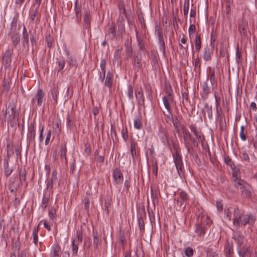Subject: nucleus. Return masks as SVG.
Listing matches in <instances>:
<instances>
[{"label":"nucleus","instance_id":"obj_32","mask_svg":"<svg viewBox=\"0 0 257 257\" xmlns=\"http://www.w3.org/2000/svg\"><path fill=\"white\" fill-rule=\"evenodd\" d=\"M83 21L85 27L86 29L88 28L90 25L89 13L88 11L85 10L83 14Z\"/></svg>","mask_w":257,"mask_h":257},{"label":"nucleus","instance_id":"obj_9","mask_svg":"<svg viewBox=\"0 0 257 257\" xmlns=\"http://www.w3.org/2000/svg\"><path fill=\"white\" fill-rule=\"evenodd\" d=\"M200 87L201 89L200 92V96L203 100H206L207 99L209 94L210 93V88L207 82L204 81L201 83Z\"/></svg>","mask_w":257,"mask_h":257},{"label":"nucleus","instance_id":"obj_53","mask_svg":"<svg viewBox=\"0 0 257 257\" xmlns=\"http://www.w3.org/2000/svg\"><path fill=\"white\" fill-rule=\"evenodd\" d=\"M74 125V121L69 117L67 118V126L70 130H72Z\"/></svg>","mask_w":257,"mask_h":257},{"label":"nucleus","instance_id":"obj_14","mask_svg":"<svg viewBox=\"0 0 257 257\" xmlns=\"http://www.w3.org/2000/svg\"><path fill=\"white\" fill-rule=\"evenodd\" d=\"M172 90L171 89V91L168 92L167 96H164L162 98L163 102L165 108L167 110H171L170 105V102L173 100V97L172 95Z\"/></svg>","mask_w":257,"mask_h":257},{"label":"nucleus","instance_id":"obj_3","mask_svg":"<svg viewBox=\"0 0 257 257\" xmlns=\"http://www.w3.org/2000/svg\"><path fill=\"white\" fill-rule=\"evenodd\" d=\"M6 117L8 124L11 127L15 126L19 120V113L14 110L13 104L9 103L6 110Z\"/></svg>","mask_w":257,"mask_h":257},{"label":"nucleus","instance_id":"obj_51","mask_svg":"<svg viewBox=\"0 0 257 257\" xmlns=\"http://www.w3.org/2000/svg\"><path fill=\"white\" fill-rule=\"evenodd\" d=\"M121 134L123 140L125 141H126L128 138L127 128L123 127L121 130Z\"/></svg>","mask_w":257,"mask_h":257},{"label":"nucleus","instance_id":"obj_22","mask_svg":"<svg viewBox=\"0 0 257 257\" xmlns=\"http://www.w3.org/2000/svg\"><path fill=\"white\" fill-rule=\"evenodd\" d=\"M206 231V227L200 224H197L195 229V232L200 237L204 236Z\"/></svg>","mask_w":257,"mask_h":257},{"label":"nucleus","instance_id":"obj_24","mask_svg":"<svg viewBox=\"0 0 257 257\" xmlns=\"http://www.w3.org/2000/svg\"><path fill=\"white\" fill-rule=\"evenodd\" d=\"M113 77V73L110 71L108 72L106 76L104 84L109 88H110L112 86Z\"/></svg>","mask_w":257,"mask_h":257},{"label":"nucleus","instance_id":"obj_37","mask_svg":"<svg viewBox=\"0 0 257 257\" xmlns=\"http://www.w3.org/2000/svg\"><path fill=\"white\" fill-rule=\"evenodd\" d=\"M136 143L135 141H133L131 143V152L132 159L135 160L136 158L137 153L136 151Z\"/></svg>","mask_w":257,"mask_h":257},{"label":"nucleus","instance_id":"obj_27","mask_svg":"<svg viewBox=\"0 0 257 257\" xmlns=\"http://www.w3.org/2000/svg\"><path fill=\"white\" fill-rule=\"evenodd\" d=\"M59 93L58 88L56 86H54L50 91V94L52 97L53 100L54 101L55 104L58 102V95Z\"/></svg>","mask_w":257,"mask_h":257},{"label":"nucleus","instance_id":"obj_5","mask_svg":"<svg viewBox=\"0 0 257 257\" xmlns=\"http://www.w3.org/2000/svg\"><path fill=\"white\" fill-rule=\"evenodd\" d=\"M172 156L178 174L180 177H182L184 174L185 170L181 156L179 155L178 151H176L173 153Z\"/></svg>","mask_w":257,"mask_h":257},{"label":"nucleus","instance_id":"obj_58","mask_svg":"<svg viewBox=\"0 0 257 257\" xmlns=\"http://www.w3.org/2000/svg\"><path fill=\"white\" fill-rule=\"evenodd\" d=\"M44 130V126L40 124L39 126L40 134L39 136V140L40 142H42L43 140V134Z\"/></svg>","mask_w":257,"mask_h":257},{"label":"nucleus","instance_id":"obj_55","mask_svg":"<svg viewBox=\"0 0 257 257\" xmlns=\"http://www.w3.org/2000/svg\"><path fill=\"white\" fill-rule=\"evenodd\" d=\"M193 250L190 247H187L185 250V254L188 257L192 256L193 254Z\"/></svg>","mask_w":257,"mask_h":257},{"label":"nucleus","instance_id":"obj_59","mask_svg":"<svg viewBox=\"0 0 257 257\" xmlns=\"http://www.w3.org/2000/svg\"><path fill=\"white\" fill-rule=\"evenodd\" d=\"M189 2H185L183 7V13L185 16H186L188 14L189 12Z\"/></svg>","mask_w":257,"mask_h":257},{"label":"nucleus","instance_id":"obj_11","mask_svg":"<svg viewBox=\"0 0 257 257\" xmlns=\"http://www.w3.org/2000/svg\"><path fill=\"white\" fill-rule=\"evenodd\" d=\"M61 249L57 243H54L51 246L50 257H60Z\"/></svg>","mask_w":257,"mask_h":257},{"label":"nucleus","instance_id":"obj_63","mask_svg":"<svg viewBox=\"0 0 257 257\" xmlns=\"http://www.w3.org/2000/svg\"><path fill=\"white\" fill-rule=\"evenodd\" d=\"M216 208L218 211H222L223 210V205L221 200H217L216 202Z\"/></svg>","mask_w":257,"mask_h":257},{"label":"nucleus","instance_id":"obj_6","mask_svg":"<svg viewBox=\"0 0 257 257\" xmlns=\"http://www.w3.org/2000/svg\"><path fill=\"white\" fill-rule=\"evenodd\" d=\"M10 37L14 46H16L20 42L19 31L17 28V26H13L11 28Z\"/></svg>","mask_w":257,"mask_h":257},{"label":"nucleus","instance_id":"obj_17","mask_svg":"<svg viewBox=\"0 0 257 257\" xmlns=\"http://www.w3.org/2000/svg\"><path fill=\"white\" fill-rule=\"evenodd\" d=\"M44 96V93L43 90L41 89H38L35 97L32 99V101L34 102V100L37 99V105L39 106H41L42 105L43 98Z\"/></svg>","mask_w":257,"mask_h":257},{"label":"nucleus","instance_id":"obj_49","mask_svg":"<svg viewBox=\"0 0 257 257\" xmlns=\"http://www.w3.org/2000/svg\"><path fill=\"white\" fill-rule=\"evenodd\" d=\"M109 33L110 35L111 39H113L115 36V26L113 23L111 24L109 29Z\"/></svg>","mask_w":257,"mask_h":257},{"label":"nucleus","instance_id":"obj_31","mask_svg":"<svg viewBox=\"0 0 257 257\" xmlns=\"http://www.w3.org/2000/svg\"><path fill=\"white\" fill-rule=\"evenodd\" d=\"M210 81L211 84L213 86L217 85V79L216 77V72L214 69H212L211 70L210 74Z\"/></svg>","mask_w":257,"mask_h":257},{"label":"nucleus","instance_id":"obj_15","mask_svg":"<svg viewBox=\"0 0 257 257\" xmlns=\"http://www.w3.org/2000/svg\"><path fill=\"white\" fill-rule=\"evenodd\" d=\"M247 22L243 19L239 20L238 21V30L240 35L243 36L246 35V28L247 27Z\"/></svg>","mask_w":257,"mask_h":257},{"label":"nucleus","instance_id":"obj_34","mask_svg":"<svg viewBox=\"0 0 257 257\" xmlns=\"http://www.w3.org/2000/svg\"><path fill=\"white\" fill-rule=\"evenodd\" d=\"M30 18L32 21L35 23H37L39 20V9L35 8L34 10L33 11L31 15Z\"/></svg>","mask_w":257,"mask_h":257},{"label":"nucleus","instance_id":"obj_30","mask_svg":"<svg viewBox=\"0 0 257 257\" xmlns=\"http://www.w3.org/2000/svg\"><path fill=\"white\" fill-rule=\"evenodd\" d=\"M66 152L67 148L66 146H62L60 149V158L61 161L65 163H67V160L66 155Z\"/></svg>","mask_w":257,"mask_h":257},{"label":"nucleus","instance_id":"obj_10","mask_svg":"<svg viewBox=\"0 0 257 257\" xmlns=\"http://www.w3.org/2000/svg\"><path fill=\"white\" fill-rule=\"evenodd\" d=\"M188 200V195L184 191H182L179 193V197L177 199V204L179 205L181 207L184 208L186 205V202Z\"/></svg>","mask_w":257,"mask_h":257},{"label":"nucleus","instance_id":"obj_20","mask_svg":"<svg viewBox=\"0 0 257 257\" xmlns=\"http://www.w3.org/2000/svg\"><path fill=\"white\" fill-rule=\"evenodd\" d=\"M52 128L54 132L59 134L61 131V121L58 119L53 121Z\"/></svg>","mask_w":257,"mask_h":257},{"label":"nucleus","instance_id":"obj_57","mask_svg":"<svg viewBox=\"0 0 257 257\" xmlns=\"http://www.w3.org/2000/svg\"><path fill=\"white\" fill-rule=\"evenodd\" d=\"M99 242V239L97 237V235H93V245L95 249H97L98 246V244Z\"/></svg>","mask_w":257,"mask_h":257},{"label":"nucleus","instance_id":"obj_1","mask_svg":"<svg viewBox=\"0 0 257 257\" xmlns=\"http://www.w3.org/2000/svg\"><path fill=\"white\" fill-rule=\"evenodd\" d=\"M231 183L242 195L246 197L251 196L253 191L251 185L240 178L239 172L237 170H233Z\"/></svg>","mask_w":257,"mask_h":257},{"label":"nucleus","instance_id":"obj_47","mask_svg":"<svg viewBox=\"0 0 257 257\" xmlns=\"http://www.w3.org/2000/svg\"><path fill=\"white\" fill-rule=\"evenodd\" d=\"M48 215L50 219L53 221L56 219V210L55 209L51 208L49 211Z\"/></svg>","mask_w":257,"mask_h":257},{"label":"nucleus","instance_id":"obj_52","mask_svg":"<svg viewBox=\"0 0 257 257\" xmlns=\"http://www.w3.org/2000/svg\"><path fill=\"white\" fill-rule=\"evenodd\" d=\"M127 96L130 100L133 99V88L131 85H128L127 87Z\"/></svg>","mask_w":257,"mask_h":257},{"label":"nucleus","instance_id":"obj_8","mask_svg":"<svg viewBox=\"0 0 257 257\" xmlns=\"http://www.w3.org/2000/svg\"><path fill=\"white\" fill-rule=\"evenodd\" d=\"M113 183L114 184H121L123 180L122 173L118 168H115L112 172Z\"/></svg>","mask_w":257,"mask_h":257},{"label":"nucleus","instance_id":"obj_28","mask_svg":"<svg viewBox=\"0 0 257 257\" xmlns=\"http://www.w3.org/2000/svg\"><path fill=\"white\" fill-rule=\"evenodd\" d=\"M23 45L24 47L28 46L29 45V36L25 27L23 28Z\"/></svg>","mask_w":257,"mask_h":257},{"label":"nucleus","instance_id":"obj_56","mask_svg":"<svg viewBox=\"0 0 257 257\" xmlns=\"http://www.w3.org/2000/svg\"><path fill=\"white\" fill-rule=\"evenodd\" d=\"M43 223L44 227L46 228L48 230L50 231L51 229V226L50 224H49L46 220H42L39 223V225H40L41 223Z\"/></svg>","mask_w":257,"mask_h":257},{"label":"nucleus","instance_id":"obj_35","mask_svg":"<svg viewBox=\"0 0 257 257\" xmlns=\"http://www.w3.org/2000/svg\"><path fill=\"white\" fill-rule=\"evenodd\" d=\"M195 47L196 51L199 52L201 48V41L200 35H197L195 37Z\"/></svg>","mask_w":257,"mask_h":257},{"label":"nucleus","instance_id":"obj_64","mask_svg":"<svg viewBox=\"0 0 257 257\" xmlns=\"http://www.w3.org/2000/svg\"><path fill=\"white\" fill-rule=\"evenodd\" d=\"M58 71H60L63 70L65 66V61L64 60H61L58 61Z\"/></svg>","mask_w":257,"mask_h":257},{"label":"nucleus","instance_id":"obj_18","mask_svg":"<svg viewBox=\"0 0 257 257\" xmlns=\"http://www.w3.org/2000/svg\"><path fill=\"white\" fill-rule=\"evenodd\" d=\"M212 51L208 46H206L203 49V58L205 61H209L211 59Z\"/></svg>","mask_w":257,"mask_h":257},{"label":"nucleus","instance_id":"obj_36","mask_svg":"<svg viewBox=\"0 0 257 257\" xmlns=\"http://www.w3.org/2000/svg\"><path fill=\"white\" fill-rule=\"evenodd\" d=\"M134 126L137 130H141L143 127L141 119L139 117H136L134 121Z\"/></svg>","mask_w":257,"mask_h":257},{"label":"nucleus","instance_id":"obj_19","mask_svg":"<svg viewBox=\"0 0 257 257\" xmlns=\"http://www.w3.org/2000/svg\"><path fill=\"white\" fill-rule=\"evenodd\" d=\"M9 160L8 158H5L4 160V169L5 175L8 177L10 176L13 172V169L9 167Z\"/></svg>","mask_w":257,"mask_h":257},{"label":"nucleus","instance_id":"obj_43","mask_svg":"<svg viewBox=\"0 0 257 257\" xmlns=\"http://www.w3.org/2000/svg\"><path fill=\"white\" fill-rule=\"evenodd\" d=\"M171 121H172V122H173V124L175 127L176 132H177L178 133H179V132H180L179 127H180V124L178 120L177 117L176 116H175V118H173Z\"/></svg>","mask_w":257,"mask_h":257},{"label":"nucleus","instance_id":"obj_60","mask_svg":"<svg viewBox=\"0 0 257 257\" xmlns=\"http://www.w3.org/2000/svg\"><path fill=\"white\" fill-rule=\"evenodd\" d=\"M51 137V131L50 130L48 131L47 133L46 138L45 141V145H48L50 143V139Z\"/></svg>","mask_w":257,"mask_h":257},{"label":"nucleus","instance_id":"obj_7","mask_svg":"<svg viewBox=\"0 0 257 257\" xmlns=\"http://www.w3.org/2000/svg\"><path fill=\"white\" fill-rule=\"evenodd\" d=\"M12 53L13 50L8 48L3 54L2 62L5 68H8L11 65Z\"/></svg>","mask_w":257,"mask_h":257},{"label":"nucleus","instance_id":"obj_23","mask_svg":"<svg viewBox=\"0 0 257 257\" xmlns=\"http://www.w3.org/2000/svg\"><path fill=\"white\" fill-rule=\"evenodd\" d=\"M125 47V53L127 57H131L133 54V49L132 47L131 40L129 41L128 39L124 43Z\"/></svg>","mask_w":257,"mask_h":257},{"label":"nucleus","instance_id":"obj_29","mask_svg":"<svg viewBox=\"0 0 257 257\" xmlns=\"http://www.w3.org/2000/svg\"><path fill=\"white\" fill-rule=\"evenodd\" d=\"M136 33L139 49L142 51H144L145 50V47L143 42V38L142 36H139L138 32L137 30H136Z\"/></svg>","mask_w":257,"mask_h":257},{"label":"nucleus","instance_id":"obj_41","mask_svg":"<svg viewBox=\"0 0 257 257\" xmlns=\"http://www.w3.org/2000/svg\"><path fill=\"white\" fill-rule=\"evenodd\" d=\"M39 231V226L37 227H34L33 230L32 235L33 237V242L36 245L38 241V233Z\"/></svg>","mask_w":257,"mask_h":257},{"label":"nucleus","instance_id":"obj_26","mask_svg":"<svg viewBox=\"0 0 257 257\" xmlns=\"http://www.w3.org/2000/svg\"><path fill=\"white\" fill-rule=\"evenodd\" d=\"M141 58V54L137 55L134 57L133 64L135 69H137V70H140L142 67Z\"/></svg>","mask_w":257,"mask_h":257},{"label":"nucleus","instance_id":"obj_38","mask_svg":"<svg viewBox=\"0 0 257 257\" xmlns=\"http://www.w3.org/2000/svg\"><path fill=\"white\" fill-rule=\"evenodd\" d=\"M159 49L160 50L162 51L163 53L165 52V43L163 40V38L162 37V35L160 34V33L159 32Z\"/></svg>","mask_w":257,"mask_h":257},{"label":"nucleus","instance_id":"obj_4","mask_svg":"<svg viewBox=\"0 0 257 257\" xmlns=\"http://www.w3.org/2000/svg\"><path fill=\"white\" fill-rule=\"evenodd\" d=\"M83 232L82 230L78 229L76 234L72 238L71 250L73 256H76L78 254V246L82 241Z\"/></svg>","mask_w":257,"mask_h":257},{"label":"nucleus","instance_id":"obj_44","mask_svg":"<svg viewBox=\"0 0 257 257\" xmlns=\"http://www.w3.org/2000/svg\"><path fill=\"white\" fill-rule=\"evenodd\" d=\"M249 251L248 247H243L238 251V253L240 257H246V255L249 253Z\"/></svg>","mask_w":257,"mask_h":257},{"label":"nucleus","instance_id":"obj_45","mask_svg":"<svg viewBox=\"0 0 257 257\" xmlns=\"http://www.w3.org/2000/svg\"><path fill=\"white\" fill-rule=\"evenodd\" d=\"M136 97L139 103L144 102V95L142 90L136 91Z\"/></svg>","mask_w":257,"mask_h":257},{"label":"nucleus","instance_id":"obj_62","mask_svg":"<svg viewBox=\"0 0 257 257\" xmlns=\"http://www.w3.org/2000/svg\"><path fill=\"white\" fill-rule=\"evenodd\" d=\"M194 135L196 137L198 142H202L203 141V135L201 132H198L196 134H194Z\"/></svg>","mask_w":257,"mask_h":257},{"label":"nucleus","instance_id":"obj_25","mask_svg":"<svg viewBox=\"0 0 257 257\" xmlns=\"http://www.w3.org/2000/svg\"><path fill=\"white\" fill-rule=\"evenodd\" d=\"M214 96L215 100V107H216V115L217 116L219 117L221 115V111L219 109V102L220 100V97L218 95V93L217 91L214 92Z\"/></svg>","mask_w":257,"mask_h":257},{"label":"nucleus","instance_id":"obj_16","mask_svg":"<svg viewBox=\"0 0 257 257\" xmlns=\"http://www.w3.org/2000/svg\"><path fill=\"white\" fill-rule=\"evenodd\" d=\"M158 136L163 143L165 144L168 142L167 131L165 128L162 126L159 127Z\"/></svg>","mask_w":257,"mask_h":257},{"label":"nucleus","instance_id":"obj_46","mask_svg":"<svg viewBox=\"0 0 257 257\" xmlns=\"http://www.w3.org/2000/svg\"><path fill=\"white\" fill-rule=\"evenodd\" d=\"M196 31V27L195 25L194 24H191L189 27L188 29V34L189 36L191 39L192 37L193 36V35L195 34Z\"/></svg>","mask_w":257,"mask_h":257},{"label":"nucleus","instance_id":"obj_13","mask_svg":"<svg viewBox=\"0 0 257 257\" xmlns=\"http://www.w3.org/2000/svg\"><path fill=\"white\" fill-rule=\"evenodd\" d=\"M239 209L237 207H231L224 209V217L226 220L231 221L234 216V210Z\"/></svg>","mask_w":257,"mask_h":257},{"label":"nucleus","instance_id":"obj_21","mask_svg":"<svg viewBox=\"0 0 257 257\" xmlns=\"http://www.w3.org/2000/svg\"><path fill=\"white\" fill-rule=\"evenodd\" d=\"M117 27L118 32L121 34L125 30L124 19L123 16H119L117 20Z\"/></svg>","mask_w":257,"mask_h":257},{"label":"nucleus","instance_id":"obj_12","mask_svg":"<svg viewBox=\"0 0 257 257\" xmlns=\"http://www.w3.org/2000/svg\"><path fill=\"white\" fill-rule=\"evenodd\" d=\"M187 136H188V137L191 139L193 145L195 147H198V141H197L195 138L191 137L190 133H185V134L184 135V137H183L184 140V145H185V146L186 148L187 149L188 152H189L190 150V144H189L188 141L187 139Z\"/></svg>","mask_w":257,"mask_h":257},{"label":"nucleus","instance_id":"obj_40","mask_svg":"<svg viewBox=\"0 0 257 257\" xmlns=\"http://www.w3.org/2000/svg\"><path fill=\"white\" fill-rule=\"evenodd\" d=\"M234 238L238 245H241L243 244L244 237L242 235L237 233L234 236Z\"/></svg>","mask_w":257,"mask_h":257},{"label":"nucleus","instance_id":"obj_39","mask_svg":"<svg viewBox=\"0 0 257 257\" xmlns=\"http://www.w3.org/2000/svg\"><path fill=\"white\" fill-rule=\"evenodd\" d=\"M106 62L105 60L104 59H102L101 62H100V69H101V70H102V71L103 72V76H102V77H101L100 76L101 80L102 81H103L104 80V79L105 76V66H106Z\"/></svg>","mask_w":257,"mask_h":257},{"label":"nucleus","instance_id":"obj_2","mask_svg":"<svg viewBox=\"0 0 257 257\" xmlns=\"http://www.w3.org/2000/svg\"><path fill=\"white\" fill-rule=\"evenodd\" d=\"M255 221V217L251 213L243 214L239 209L234 210V216L232 218L233 225L237 228L241 225H245L247 223L253 224Z\"/></svg>","mask_w":257,"mask_h":257},{"label":"nucleus","instance_id":"obj_48","mask_svg":"<svg viewBox=\"0 0 257 257\" xmlns=\"http://www.w3.org/2000/svg\"><path fill=\"white\" fill-rule=\"evenodd\" d=\"M57 180V176L56 174H54L53 172L52 174L51 180L49 181L47 183V186L48 188H52L53 187V183L54 181Z\"/></svg>","mask_w":257,"mask_h":257},{"label":"nucleus","instance_id":"obj_50","mask_svg":"<svg viewBox=\"0 0 257 257\" xmlns=\"http://www.w3.org/2000/svg\"><path fill=\"white\" fill-rule=\"evenodd\" d=\"M225 251L227 255H230L233 253V247L232 245L227 244L225 247Z\"/></svg>","mask_w":257,"mask_h":257},{"label":"nucleus","instance_id":"obj_42","mask_svg":"<svg viewBox=\"0 0 257 257\" xmlns=\"http://www.w3.org/2000/svg\"><path fill=\"white\" fill-rule=\"evenodd\" d=\"M75 11L76 21L77 23H79L81 20V8L77 7L76 6L75 8Z\"/></svg>","mask_w":257,"mask_h":257},{"label":"nucleus","instance_id":"obj_54","mask_svg":"<svg viewBox=\"0 0 257 257\" xmlns=\"http://www.w3.org/2000/svg\"><path fill=\"white\" fill-rule=\"evenodd\" d=\"M118 9L120 14L119 16H121V15H122L123 17V16L125 15V9L123 4L119 3L118 5Z\"/></svg>","mask_w":257,"mask_h":257},{"label":"nucleus","instance_id":"obj_61","mask_svg":"<svg viewBox=\"0 0 257 257\" xmlns=\"http://www.w3.org/2000/svg\"><path fill=\"white\" fill-rule=\"evenodd\" d=\"M243 131H244V126L242 125L240 127V133H239V136H240V139L242 141H244L246 140V136H245V134L244 133Z\"/></svg>","mask_w":257,"mask_h":257},{"label":"nucleus","instance_id":"obj_33","mask_svg":"<svg viewBox=\"0 0 257 257\" xmlns=\"http://www.w3.org/2000/svg\"><path fill=\"white\" fill-rule=\"evenodd\" d=\"M164 119L166 123L170 124L172 119L174 118L171 110H167V112H163Z\"/></svg>","mask_w":257,"mask_h":257}]
</instances>
